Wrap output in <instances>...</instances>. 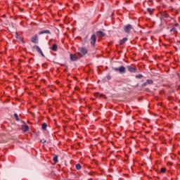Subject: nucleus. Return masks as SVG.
Listing matches in <instances>:
<instances>
[{"mask_svg": "<svg viewBox=\"0 0 180 180\" xmlns=\"http://www.w3.org/2000/svg\"><path fill=\"white\" fill-rule=\"evenodd\" d=\"M88 53V51L86 49H85V48H79V53H78V56L79 57H82V56H85V54Z\"/></svg>", "mask_w": 180, "mask_h": 180, "instance_id": "nucleus-1", "label": "nucleus"}, {"mask_svg": "<svg viewBox=\"0 0 180 180\" xmlns=\"http://www.w3.org/2000/svg\"><path fill=\"white\" fill-rule=\"evenodd\" d=\"M133 29V27H131V25H127V26L124 27V30L126 33H130V30Z\"/></svg>", "mask_w": 180, "mask_h": 180, "instance_id": "nucleus-2", "label": "nucleus"}, {"mask_svg": "<svg viewBox=\"0 0 180 180\" xmlns=\"http://www.w3.org/2000/svg\"><path fill=\"white\" fill-rule=\"evenodd\" d=\"M34 49H35L37 50V51L38 53H39V54H41V56L42 57H44V53H43V51H41V49H40V47H39L38 46H34Z\"/></svg>", "mask_w": 180, "mask_h": 180, "instance_id": "nucleus-3", "label": "nucleus"}, {"mask_svg": "<svg viewBox=\"0 0 180 180\" xmlns=\"http://www.w3.org/2000/svg\"><path fill=\"white\" fill-rule=\"evenodd\" d=\"M91 44L94 45L96 42V36L95 34H93L91 37Z\"/></svg>", "mask_w": 180, "mask_h": 180, "instance_id": "nucleus-4", "label": "nucleus"}, {"mask_svg": "<svg viewBox=\"0 0 180 180\" xmlns=\"http://www.w3.org/2000/svg\"><path fill=\"white\" fill-rule=\"evenodd\" d=\"M51 34V32L49 30H42V31L39 32V34Z\"/></svg>", "mask_w": 180, "mask_h": 180, "instance_id": "nucleus-5", "label": "nucleus"}, {"mask_svg": "<svg viewBox=\"0 0 180 180\" xmlns=\"http://www.w3.org/2000/svg\"><path fill=\"white\" fill-rule=\"evenodd\" d=\"M119 72H120V74H124V72H126V68H124V66L119 67Z\"/></svg>", "mask_w": 180, "mask_h": 180, "instance_id": "nucleus-6", "label": "nucleus"}, {"mask_svg": "<svg viewBox=\"0 0 180 180\" xmlns=\"http://www.w3.org/2000/svg\"><path fill=\"white\" fill-rule=\"evenodd\" d=\"M31 41H32V43H37V41H38L37 35L33 36V37L31 38Z\"/></svg>", "mask_w": 180, "mask_h": 180, "instance_id": "nucleus-7", "label": "nucleus"}, {"mask_svg": "<svg viewBox=\"0 0 180 180\" xmlns=\"http://www.w3.org/2000/svg\"><path fill=\"white\" fill-rule=\"evenodd\" d=\"M70 60L71 61H77V60H78V58L75 56L74 54L70 53Z\"/></svg>", "mask_w": 180, "mask_h": 180, "instance_id": "nucleus-8", "label": "nucleus"}, {"mask_svg": "<svg viewBox=\"0 0 180 180\" xmlns=\"http://www.w3.org/2000/svg\"><path fill=\"white\" fill-rule=\"evenodd\" d=\"M96 34L98 36V37H103L105 36V33H103L102 31L97 32Z\"/></svg>", "mask_w": 180, "mask_h": 180, "instance_id": "nucleus-9", "label": "nucleus"}, {"mask_svg": "<svg viewBox=\"0 0 180 180\" xmlns=\"http://www.w3.org/2000/svg\"><path fill=\"white\" fill-rule=\"evenodd\" d=\"M128 70H129V72H136V68H131V66H129L128 68Z\"/></svg>", "mask_w": 180, "mask_h": 180, "instance_id": "nucleus-10", "label": "nucleus"}, {"mask_svg": "<svg viewBox=\"0 0 180 180\" xmlns=\"http://www.w3.org/2000/svg\"><path fill=\"white\" fill-rule=\"evenodd\" d=\"M127 41V37L123 38L122 39L120 40V44H124V43Z\"/></svg>", "mask_w": 180, "mask_h": 180, "instance_id": "nucleus-11", "label": "nucleus"}, {"mask_svg": "<svg viewBox=\"0 0 180 180\" xmlns=\"http://www.w3.org/2000/svg\"><path fill=\"white\" fill-rule=\"evenodd\" d=\"M22 129L23 130V131H27L29 130V126L27 125H23L22 127Z\"/></svg>", "mask_w": 180, "mask_h": 180, "instance_id": "nucleus-12", "label": "nucleus"}, {"mask_svg": "<svg viewBox=\"0 0 180 180\" xmlns=\"http://www.w3.org/2000/svg\"><path fill=\"white\" fill-rule=\"evenodd\" d=\"M41 129L42 130H47V124L46 123H43L42 125H41Z\"/></svg>", "mask_w": 180, "mask_h": 180, "instance_id": "nucleus-13", "label": "nucleus"}, {"mask_svg": "<svg viewBox=\"0 0 180 180\" xmlns=\"http://www.w3.org/2000/svg\"><path fill=\"white\" fill-rule=\"evenodd\" d=\"M58 49V47L57 46V44H54L53 46H52V50L53 51H57V49Z\"/></svg>", "mask_w": 180, "mask_h": 180, "instance_id": "nucleus-14", "label": "nucleus"}, {"mask_svg": "<svg viewBox=\"0 0 180 180\" xmlns=\"http://www.w3.org/2000/svg\"><path fill=\"white\" fill-rule=\"evenodd\" d=\"M103 94H101L99 93H95L94 96H96V98H102Z\"/></svg>", "mask_w": 180, "mask_h": 180, "instance_id": "nucleus-15", "label": "nucleus"}, {"mask_svg": "<svg viewBox=\"0 0 180 180\" xmlns=\"http://www.w3.org/2000/svg\"><path fill=\"white\" fill-rule=\"evenodd\" d=\"M54 162H58V156L56 155L53 157Z\"/></svg>", "mask_w": 180, "mask_h": 180, "instance_id": "nucleus-16", "label": "nucleus"}, {"mask_svg": "<svg viewBox=\"0 0 180 180\" xmlns=\"http://www.w3.org/2000/svg\"><path fill=\"white\" fill-rule=\"evenodd\" d=\"M167 171V169H165V167H163L160 169V172L162 174H165V172Z\"/></svg>", "mask_w": 180, "mask_h": 180, "instance_id": "nucleus-17", "label": "nucleus"}, {"mask_svg": "<svg viewBox=\"0 0 180 180\" xmlns=\"http://www.w3.org/2000/svg\"><path fill=\"white\" fill-rule=\"evenodd\" d=\"M81 168H82L81 165L79 164L76 165V169H81Z\"/></svg>", "mask_w": 180, "mask_h": 180, "instance_id": "nucleus-18", "label": "nucleus"}, {"mask_svg": "<svg viewBox=\"0 0 180 180\" xmlns=\"http://www.w3.org/2000/svg\"><path fill=\"white\" fill-rule=\"evenodd\" d=\"M14 117H15L16 120L19 122V117L18 116V114H14Z\"/></svg>", "mask_w": 180, "mask_h": 180, "instance_id": "nucleus-19", "label": "nucleus"}, {"mask_svg": "<svg viewBox=\"0 0 180 180\" xmlns=\"http://www.w3.org/2000/svg\"><path fill=\"white\" fill-rule=\"evenodd\" d=\"M146 84H153V80H150V79L147 80Z\"/></svg>", "mask_w": 180, "mask_h": 180, "instance_id": "nucleus-20", "label": "nucleus"}, {"mask_svg": "<svg viewBox=\"0 0 180 180\" xmlns=\"http://www.w3.org/2000/svg\"><path fill=\"white\" fill-rule=\"evenodd\" d=\"M40 141L44 144V143H46V139H41Z\"/></svg>", "mask_w": 180, "mask_h": 180, "instance_id": "nucleus-21", "label": "nucleus"}, {"mask_svg": "<svg viewBox=\"0 0 180 180\" xmlns=\"http://www.w3.org/2000/svg\"><path fill=\"white\" fill-rule=\"evenodd\" d=\"M113 70H114L115 71H119V68H114Z\"/></svg>", "mask_w": 180, "mask_h": 180, "instance_id": "nucleus-22", "label": "nucleus"}, {"mask_svg": "<svg viewBox=\"0 0 180 180\" xmlns=\"http://www.w3.org/2000/svg\"><path fill=\"white\" fill-rule=\"evenodd\" d=\"M141 77H143L141 75H139V76H137L138 78H141Z\"/></svg>", "mask_w": 180, "mask_h": 180, "instance_id": "nucleus-23", "label": "nucleus"}, {"mask_svg": "<svg viewBox=\"0 0 180 180\" xmlns=\"http://www.w3.org/2000/svg\"><path fill=\"white\" fill-rule=\"evenodd\" d=\"M148 11L151 12V8H148Z\"/></svg>", "mask_w": 180, "mask_h": 180, "instance_id": "nucleus-24", "label": "nucleus"}, {"mask_svg": "<svg viewBox=\"0 0 180 180\" xmlns=\"http://www.w3.org/2000/svg\"><path fill=\"white\" fill-rule=\"evenodd\" d=\"M107 78L108 79H110V76H108Z\"/></svg>", "mask_w": 180, "mask_h": 180, "instance_id": "nucleus-25", "label": "nucleus"}, {"mask_svg": "<svg viewBox=\"0 0 180 180\" xmlns=\"http://www.w3.org/2000/svg\"><path fill=\"white\" fill-rule=\"evenodd\" d=\"M176 26H178V24H176Z\"/></svg>", "mask_w": 180, "mask_h": 180, "instance_id": "nucleus-26", "label": "nucleus"}, {"mask_svg": "<svg viewBox=\"0 0 180 180\" xmlns=\"http://www.w3.org/2000/svg\"><path fill=\"white\" fill-rule=\"evenodd\" d=\"M17 39H18V34H17Z\"/></svg>", "mask_w": 180, "mask_h": 180, "instance_id": "nucleus-27", "label": "nucleus"}]
</instances>
